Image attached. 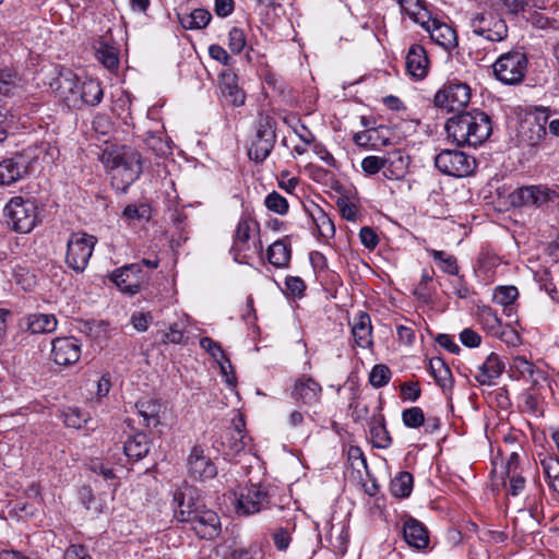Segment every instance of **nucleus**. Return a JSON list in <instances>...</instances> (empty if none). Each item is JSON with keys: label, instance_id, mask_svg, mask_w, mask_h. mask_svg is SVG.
<instances>
[{"label": "nucleus", "instance_id": "f257e3e1", "mask_svg": "<svg viewBox=\"0 0 559 559\" xmlns=\"http://www.w3.org/2000/svg\"><path fill=\"white\" fill-rule=\"evenodd\" d=\"M444 128L448 139L457 146H479L492 132L489 116L479 110L457 114L447 120Z\"/></svg>", "mask_w": 559, "mask_h": 559}, {"label": "nucleus", "instance_id": "f03ea898", "mask_svg": "<svg viewBox=\"0 0 559 559\" xmlns=\"http://www.w3.org/2000/svg\"><path fill=\"white\" fill-rule=\"evenodd\" d=\"M102 162L111 175L112 187L121 192H127L142 173L141 155L131 146L106 147Z\"/></svg>", "mask_w": 559, "mask_h": 559}, {"label": "nucleus", "instance_id": "7ed1b4c3", "mask_svg": "<svg viewBox=\"0 0 559 559\" xmlns=\"http://www.w3.org/2000/svg\"><path fill=\"white\" fill-rule=\"evenodd\" d=\"M468 27L472 36L493 45L508 38L509 27L506 20L497 12L484 10L472 14Z\"/></svg>", "mask_w": 559, "mask_h": 559}, {"label": "nucleus", "instance_id": "20e7f679", "mask_svg": "<svg viewBox=\"0 0 559 559\" xmlns=\"http://www.w3.org/2000/svg\"><path fill=\"white\" fill-rule=\"evenodd\" d=\"M3 212L7 225L15 233L28 234L39 222L38 206L32 199L14 197Z\"/></svg>", "mask_w": 559, "mask_h": 559}, {"label": "nucleus", "instance_id": "39448f33", "mask_svg": "<svg viewBox=\"0 0 559 559\" xmlns=\"http://www.w3.org/2000/svg\"><path fill=\"white\" fill-rule=\"evenodd\" d=\"M497 80L513 85L522 82L527 69L526 55L520 50H511L501 55L492 66Z\"/></svg>", "mask_w": 559, "mask_h": 559}, {"label": "nucleus", "instance_id": "423d86ee", "mask_svg": "<svg viewBox=\"0 0 559 559\" xmlns=\"http://www.w3.org/2000/svg\"><path fill=\"white\" fill-rule=\"evenodd\" d=\"M97 238L86 233H73L67 241V265L75 272H83L92 257Z\"/></svg>", "mask_w": 559, "mask_h": 559}, {"label": "nucleus", "instance_id": "0eeeda50", "mask_svg": "<svg viewBox=\"0 0 559 559\" xmlns=\"http://www.w3.org/2000/svg\"><path fill=\"white\" fill-rule=\"evenodd\" d=\"M276 142V121L269 117L258 120L255 134L250 143L248 156L250 159L261 163L271 154Z\"/></svg>", "mask_w": 559, "mask_h": 559}, {"label": "nucleus", "instance_id": "6e6552de", "mask_svg": "<svg viewBox=\"0 0 559 559\" xmlns=\"http://www.w3.org/2000/svg\"><path fill=\"white\" fill-rule=\"evenodd\" d=\"M435 166L444 175L462 178L474 173L476 160L462 151L442 150L435 157Z\"/></svg>", "mask_w": 559, "mask_h": 559}, {"label": "nucleus", "instance_id": "1a4fd4ad", "mask_svg": "<svg viewBox=\"0 0 559 559\" xmlns=\"http://www.w3.org/2000/svg\"><path fill=\"white\" fill-rule=\"evenodd\" d=\"M471 100V88L466 83L453 81L440 88L435 95V106L447 111L461 110Z\"/></svg>", "mask_w": 559, "mask_h": 559}, {"label": "nucleus", "instance_id": "9d476101", "mask_svg": "<svg viewBox=\"0 0 559 559\" xmlns=\"http://www.w3.org/2000/svg\"><path fill=\"white\" fill-rule=\"evenodd\" d=\"M269 503L270 496L267 490L261 485L251 484L240 490L236 500V509L240 514L250 515L260 512Z\"/></svg>", "mask_w": 559, "mask_h": 559}, {"label": "nucleus", "instance_id": "9b49d317", "mask_svg": "<svg viewBox=\"0 0 559 559\" xmlns=\"http://www.w3.org/2000/svg\"><path fill=\"white\" fill-rule=\"evenodd\" d=\"M191 530L203 539H214L221 533V521L218 515L202 503L188 522Z\"/></svg>", "mask_w": 559, "mask_h": 559}, {"label": "nucleus", "instance_id": "f8f14e48", "mask_svg": "<svg viewBox=\"0 0 559 559\" xmlns=\"http://www.w3.org/2000/svg\"><path fill=\"white\" fill-rule=\"evenodd\" d=\"M557 198L555 190L546 186H525L512 194V203L518 206H542Z\"/></svg>", "mask_w": 559, "mask_h": 559}, {"label": "nucleus", "instance_id": "ddd939ff", "mask_svg": "<svg viewBox=\"0 0 559 559\" xmlns=\"http://www.w3.org/2000/svg\"><path fill=\"white\" fill-rule=\"evenodd\" d=\"M144 275L140 263H132L115 270L110 280L119 289L129 295H135L141 289V282Z\"/></svg>", "mask_w": 559, "mask_h": 559}, {"label": "nucleus", "instance_id": "4468645a", "mask_svg": "<svg viewBox=\"0 0 559 559\" xmlns=\"http://www.w3.org/2000/svg\"><path fill=\"white\" fill-rule=\"evenodd\" d=\"M68 84L71 97H67V99L72 102L73 105H75L80 99L82 103L88 106H96L103 99L104 92L100 83L96 80L88 79L83 81L81 84L69 80Z\"/></svg>", "mask_w": 559, "mask_h": 559}, {"label": "nucleus", "instance_id": "2eb2a0df", "mask_svg": "<svg viewBox=\"0 0 559 559\" xmlns=\"http://www.w3.org/2000/svg\"><path fill=\"white\" fill-rule=\"evenodd\" d=\"M51 345L52 360L59 366H71L81 357V343L75 337H57Z\"/></svg>", "mask_w": 559, "mask_h": 559}, {"label": "nucleus", "instance_id": "dca6fc26", "mask_svg": "<svg viewBox=\"0 0 559 559\" xmlns=\"http://www.w3.org/2000/svg\"><path fill=\"white\" fill-rule=\"evenodd\" d=\"M188 468L189 474L198 479H210L217 474L215 464L204 454V450L199 445L193 447L190 452Z\"/></svg>", "mask_w": 559, "mask_h": 559}, {"label": "nucleus", "instance_id": "f3484780", "mask_svg": "<svg viewBox=\"0 0 559 559\" xmlns=\"http://www.w3.org/2000/svg\"><path fill=\"white\" fill-rule=\"evenodd\" d=\"M430 35V38L445 50L457 46V36L454 28L436 17H429V23L421 25Z\"/></svg>", "mask_w": 559, "mask_h": 559}, {"label": "nucleus", "instance_id": "a211bd4d", "mask_svg": "<svg viewBox=\"0 0 559 559\" xmlns=\"http://www.w3.org/2000/svg\"><path fill=\"white\" fill-rule=\"evenodd\" d=\"M218 87L223 100L233 106H241L245 104V93L238 85V76L230 69L221 72Z\"/></svg>", "mask_w": 559, "mask_h": 559}, {"label": "nucleus", "instance_id": "6ab92c4d", "mask_svg": "<svg viewBox=\"0 0 559 559\" xmlns=\"http://www.w3.org/2000/svg\"><path fill=\"white\" fill-rule=\"evenodd\" d=\"M202 503L199 498L193 497L191 491H176L173 499L175 518L188 523Z\"/></svg>", "mask_w": 559, "mask_h": 559}, {"label": "nucleus", "instance_id": "aec40b11", "mask_svg": "<svg viewBox=\"0 0 559 559\" xmlns=\"http://www.w3.org/2000/svg\"><path fill=\"white\" fill-rule=\"evenodd\" d=\"M322 388L310 377L302 376L298 378L292 391L295 401L304 404H314L320 401Z\"/></svg>", "mask_w": 559, "mask_h": 559}, {"label": "nucleus", "instance_id": "412c9836", "mask_svg": "<svg viewBox=\"0 0 559 559\" xmlns=\"http://www.w3.org/2000/svg\"><path fill=\"white\" fill-rule=\"evenodd\" d=\"M403 537L408 546L424 549L429 545V534L426 526L414 518H407L403 523Z\"/></svg>", "mask_w": 559, "mask_h": 559}, {"label": "nucleus", "instance_id": "4be33fe9", "mask_svg": "<svg viewBox=\"0 0 559 559\" xmlns=\"http://www.w3.org/2000/svg\"><path fill=\"white\" fill-rule=\"evenodd\" d=\"M27 170V163L22 155L3 159L0 163V186H8L22 179Z\"/></svg>", "mask_w": 559, "mask_h": 559}, {"label": "nucleus", "instance_id": "5701e85b", "mask_svg": "<svg viewBox=\"0 0 559 559\" xmlns=\"http://www.w3.org/2000/svg\"><path fill=\"white\" fill-rule=\"evenodd\" d=\"M429 60L421 45L414 44L406 55V69L415 79H424L428 72Z\"/></svg>", "mask_w": 559, "mask_h": 559}, {"label": "nucleus", "instance_id": "b1692460", "mask_svg": "<svg viewBox=\"0 0 559 559\" xmlns=\"http://www.w3.org/2000/svg\"><path fill=\"white\" fill-rule=\"evenodd\" d=\"M352 334L355 344L361 348L372 346V326L371 319L367 312L359 311L352 323Z\"/></svg>", "mask_w": 559, "mask_h": 559}, {"label": "nucleus", "instance_id": "393cba45", "mask_svg": "<svg viewBox=\"0 0 559 559\" xmlns=\"http://www.w3.org/2000/svg\"><path fill=\"white\" fill-rule=\"evenodd\" d=\"M503 370L504 364L500 360L498 355L491 353L486 360L478 366V370L474 377L481 385H489L495 379L502 374Z\"/></svg>", "mask_w": 559, "mask_h": 559}, {"label": "nucleus", "instance_id": "a878e982", "mask_svg": "<svg viewBox=\"0 0 559 559\" xmlns=\"http://www.w3.org/2000/svg\"><path fill=\"white\" fill-rule=\"evenodd\" d=\"M135 408L139 416L143 418V424L146 427H156L159 425L162 404L157 400L143 397L135 403Z\"/></svg>", "mask_w": 559, "mask_h": 559}, {"label": "nucleus", "instance_id": "bb28decb", "mask_svg": "<svg viewBox=\"0 0 559 559\" xmlns=\"http://www.w3.org/2000/svg\"><path fill=\"white\" fill-rule=\"evenodd\" d=\"M253 225H257V223L247 216L241 217L238 222L234 235V243L230 249V252L234 254V260L237 262H239V253L248 246Z\"/></svg>", "mask_w": 559, "mask_h": 559}, {"label": "nucleus", "instance_id": "cd10ccee", "mask_svg": "<svg viewBox=\"0 0 559 559\" xmlns=\"http://www.w3.org/2000/svg\"><path fill=\"white\" fill-rule=\"evenodd\" d=\"M57 323L53 314L34 313L25 318L26 330L32 334L52 333Z\"/></svg>", "mask_w": 559, "mask_h": 559}, {"label": "nucleus", "instance_id": "c85d7f7f", "mask_svg": "<svg viewBox=\"0 0 559 559\" xmlns=\"http://www.w3.org/2000/svg\"><path fill=\"white\" fill-rule=\"evenodd\" d=\"M148 450V438L145 433L129 437L123 445L124 454L134 462L146 456Z\"/></svg>", "mask_w": 559, "mask_h": 559}, {"label": "nucleus", "instance_id": "c756f323", "mask_svg": "<svg viewBox=\"0 0 559 559\" xmlns=\"http://www.w3.org/2000/svg\"><path fill=\"white\" fill-rule=\"evenodd\" d=\"M429 371H430V374L436 380L437 384L443 391H448V390L452 389V385H453L452 372L442 358H439V357L431 358L429 360Z\"/></svg>", "mask_w": 559, "mask_h": 559}, {"label": "nucleus", "instance_id": "7c9ffc66", "mask_svg": "<svg viewBox=\"0 0 559 559\" xmlns=\"http://www.w3.org/2000/svg\"><path fill=\"white\" fill-rule=\"evenodd\" d=\"M403 12L415 23L424 25L429 23L430 12L425 7L424 0H396Z\"/></svg>", "mask_w": 559, "mask_h": 559}, {"label": "nucleus", "instance_id": "2f4dec72", "mask_svg": "<svg viewBox=\"0 0 559 559\" xmlns=\"http://www.w3.org/2000/svg\"><path fill=\"white\" fill-rule=\"evenodd\" d=\"M178 19L183 28L200 29L210 23L212 15L205 9H194L190 13L178 14Z\"/></svg>", "mask_w": 559, "mask_h": 559}, {"label": "nucleus", "instance_id": "473e14b6", "mask_svg": "<svg viewBox=\"0 0 559 559\" xmlns=\"http://www.w3.org/2000/svg\"><path fill=\"white\" fill-rule=\"evenodd\" d=\"M269 262L275 267H285L290 261L292 250L283 240L273 242L266 252Z\"/></svg>", "mask_w": 559, "mask_h": 559}, {"label": "nucleus", "instance_id": "72a5a7b5", "mask_svg": "<svg viewBox=\"0 0 559 559\" xmlns=\"http://www.w3.org/2000/svg\"><path fill=\"white\" fill-rule=\"evenodd\" d=\"M522 140L531 147H535L546 139L547 130L545 126L538 121H532L522 126Z\"/></svg>", "mask_w": 559, "mask_h": 559}, {"label": "nucleus", "instance_id": "f704fd0d", "mask_svg": "<svg viewBox=\"0 0 559 559\" xmlns=\"http://www.w3.org/2000/svg\"><path fill=\"white\" fill-rule=\"evenodd\" d=\"M413 475L408 472H400L390 483V491L394 497L406 498L413 490Z\"/></svg>", "mask_w": 559, "mask_h": 559}, {"label": "nucleus", "instance_id": "c9c22d12", "mask_svg": "<svg viewBox=\"0 0 559 559\" xmlns=\"http://www.w3.org/2000/svg\"><path fill=\"white\" fill-rule=\"evenodd\" d=\"M478 320L479 323L486 329L491 335L498 336L501 334V320L498 318L496 311L488 306L478 308Z\"/></svg>", "mask_w": 559, "mask_h": 559}, {"label": "nucleus", "instance_id": "e433bc0d", "mask_svg": "<svg viewBox=\"0 0 559 559\" xmlns=\"http://www.w3.org/2000/svg\"><path fill=\"white\" fill-rule=\"evenodd\" d=\"M512 368L521 378L533 383H536L538 378L543 376V372L523 356H518L513 359Z\"/></svg>", "mask_w": 559, "mask_h": 559}, {"label": "nucleus", "instance_id": "4c0bfd02", "mask_svg": "<svg viewBox=\"0 0 559 559\" xmlns=\"http://www.w3.org/2000/svg\"><path fill=\"white\" fill-rule=\"evenodd\" d=\"M311 216L317 226L318 233L322 238L330 239L334 236V223L322 209L317 207Z\"/></svg>", "mask_w": 559, "mask_h": 559}, {"label": "nucleus", "instance_id": "58836bf2", "mask_svg": "<svg viewBox=\"0 0 559 559\" xmlns=\"http://www.w3.org/2000/svg\"><path fill=\"white\" fill-rule=\"evenodd\" d=\"M246 444L247 442L245 441V433L238 427L230 431L226 438V441L223 442V445L226 448L225 454L233 457L243 452Z\"/></svg>", "mask_w": 559, "mask_h": 559}, {"label": "nucleus", "instance_id": "ea45409f", "mask_svg": "<svg viewBox=\"0 0 559 559\" xmlns=\"http://www.w3.org/2000/svg\"><path fill=\"white\" fill-rule=\"evenodd\" d=\"M20 78L17 73L10 69L0 70V94L13 96L20 88Z\"/></svg>", "mask_w": 559, "mask_h": 559}, {"label": "nucleus", "instance_id": "a19ab883", "mask_svg": "<svg viewBox=\"0 0 559 559\" xmlns=\"http://www.w3.org/2000/svg\"><path fill=\"white\" fill-rule=\"evenodd\" d=\"M388 160L386 171H390L391 175H388L389 178L395 177L399 178L404 175L407 168V157H405L400 151L392 152L385 157Z\"/></svg>", "mask_w": 559, "mask_h": 559}, {"label": "nucleus", "instance_id": "79ce46f5", "mask_svg": "<svg viewBox=\"0 0 559 559\" xmlns=\"http://www.w3.org/2000/svg\"><path fill=\"white\" fill-rule=\"evenodd\" d=\"M370 437L373 443V447L379 449H386L390 447L392 442V438L390 437L389 431L384 425V421H379L371 426L370 428Z\"/></svg>", "mask_w": 559, "mask_h": 559}, {"label": "nucleus", "instance_id": "37998d69", "mask_svg": "<svg viewBox=\"0 0 559 559\" xmlns=\"http://www.w3.org/2000/svg\"><path fill=\"white\" fill-rule=\"evenodd\" d=\"M96 57L107 69L115 70L118 68L119 58L115 47L100 44L99 48L96 50Z\"/></svg>", "mask_w": 559, "mask_h": 559}, {"label": "nucleus", "instance_id": "c03bdc74", "mask_svg": "<svg viewBox=\"0 0 559 559\" xmlns=\"http://www.w3.org/2000/svg\"><path fill=\"white\" fill-rule=\"evenodd\" d=\"M79 499L84 508L92 511L93 514H99L103 512L104 506L95 498L91 487H81L79 490Z\"/></svg>", "mask_w": 559, "mask_h": 559}, {"label": "nucleus", "instance_id": "a18cd8bd", "mask_svg": "<svg viewBox=\"0 0 559 559\" xmlns=\"http://www.w3.org/2000/svg\"><path fill=\"white\" fill-rule=\"evenodd\" d=\"M519 296V290L515 286H498L493 292V301L507 307L512 305Z\"/></svg>", "mask_w": 559, "mask_h": 559}, {"label": "nucleus", "instance_id": "49530a36", "mask_svg": "<svg viewBox=\"0 0 559 559\" xmlns=\"http://www.w3.org/2000/svg\"><path fill=\"white\" fill-rule=\"evenodd\" d=\"M391 376L392 372L390 368L385 365L379 364L372 368L369 374V382L373 388H382L389 383Z\"/></svg>", "mask_w": 559, "mask_h": 559}, {"label": "nucleus", "instance_id": "de8ad7c7", "mask_svg": "<svg viewBox=\"0 0 559 559\" xmlns=\"http://www.w3.org/2000/svg\"><path fill=\"white\" fill-rule=\"evenodd\" d=\"M388 160L385 157L380 156H367L361 162V168L368 176L378 174L381 169H384V175L388 177Z\"/></svg>", "mask_w": 559, "mask_h": 559}, {"label": "nucleus", "instance_id": "09e8293b", "mask_svg": "<svg viewBox=\"0 0 559 559\" xmlns=\"http://www.w3.org/2000/svg\"><path fill=\"white\" fill-rule=\"evenodd\" d=\"M264 204L267 210L278 215H284L288 212L287 200L276 191H273L266 195Z\"/></svg>", "mask_w": 559, "mask_h": 559}, {"label": "nucleus", "instance_id": "8fccbe9b", "mask_svg": "<svg viewBox=\"0 0 559 559\" xmlns=\"http://www.w3.org/2000/svg\"><path fill=\"white\" fill-rule=\"evenodd\" d=\"M257 547L231 545L224 552V559H255Z\"/></svg>", "mask_w": 559, "mask_h": 559}, {"label": "nucleus", "instance_id": "3c124183", "mask_svg": "<svg viewBox=\"0 0 559 559\" xmlns=\"http://www.w3.org/2000/svg\"><path fill=\"white\" fill-rule=\"evenodd\" d=\"M429 252L435 261H439L441 263V269L445 273L451 275H456L459 273L456 259L453 255H447L444 251L440 250H430Z\"/></svg>", "mask_w": 559, "mask_h": 559}, {"label": "nucleus", "instance_id": "603ef678", "mask_svg": "<svg viewBox=\"0 0 559 559\" xmlns=\"http://www.w3.org/2000/svg\"><path fill=\"white\" fill-rule=\"evenodd\" d=\"M403 424L408 428H418L425 423V415L420 407L406 408L402 413Z\"/></svg>", "mask_w": 559, "mask_h": 559}, {"label": "nucleus", "instance_id": "864d4df0", "mask_svg": "<svg viewBox=\"0 0 559 559\" xmlns=\"http://www.w3.org/2000/svg\"><path fill=\"white\" fill-rule=\"evenodd\" d=\"M63 423L70 428L81 429L87 423V417L79 408L69 407L63 413Z\"/></svg>", "mask_w": 559, "mask_h": 559}, {"label": "nucleus", "instance_id": "5fc2aeb1", "mask_svg": "<svg viewBox=\"0 0 559 559\" xmlns=\"http://www.w3.org/2000/svg\"><path fill=\"white\" fill-rule=\"evenodd\" d=\"M246 46V36L241 28L233 27L228 34V47L234 53H240Z\"/></svg>", "mask_w": 559, "mask_h": 559}, {"label": "nucleus", "instance_id": "6e6d98bb", "mask_svg": "<svg viewBox=\"0 0 559 559\" xmlns=\"http://www.w3.org/2000/svg\"><path fill=\"white\" fill-rule=\"evenodd\" d=\"M88 468L91 472L102 475L106 480L114 479L116 477L112 468L99 459L91 460Z\"/></svg>", "mask_w": 559, "mask_h": 559}, {"label": "nucleus", "instance_id": "4d7b16f0", "mask_svg": "<svg viewBox=\"0 0 559 559\" xmlns=\"http://www.w3.org/2000/svg\"><path fill=\"white\" fill-rule=\"evenodd\" d=\"M540 464L549 481L556 477H559V459L547 456L542 460Z\"/></svg>", "mask_w": 559, "mask_h": 559}, {"label": "nucleus", "instance_id": "13d9d810", "mask_svg": "<svg viewBox=\"0 0 559 559\" xmlns=\"http://www.w3.org/2000/svg\"><path fill=\"white\" fill-rule=\"evenodd\" d=\"M421 393L418 382H405L401 385V394L403 400L415 402Z\"/></svg>", "mask_w": 559, "mask_h": 559}, {"label": "nucleus", "instance_id": "bf43d9fd", "mask_svg": "<svg viewBox=\"0 0 559 559\" xmlns=\"http://www.w3.org/2000/svg\"><path fill=\"white\" fill-rule=\"evenodd\" d=\"M502 4L510 14L522 13L523 17L527 21L530 20L528 16L525 15L527 8L530 7L526 0H502Z\"/></svg>", "mask_w": 559, "mask_h": 559}, {"label": "nucleus", "instance_id": "052dcab7", "mask_svg": "<svg viewBox=\"0 0 559 559\" xmlns=\"http://www.w3.org/2000/svg\"><path fill=\"white\" fill-rule=\"evenodd\" d=\"M200 346L206 350L213 358L218 359V357L224 358V352L218 343H216L211 337L204 336L200 340Z\"/></svg>", "mask_w": 559, "mask_h": 559}, {"label": "nucleus", "instance_id": "680f3d73", "mask_svg": "<svg viewBox=\"0 0 559 559\" xmlns=\"http://www.w3.org/2000/svg\"><path fill=\"white\" fill-rule=\"evenodd\" d=\"M361 243L368 249H374L379 242L377 233L368 226H365L359 231Z\"/></svg>", "mask_w": 559, "mask_h": 559}, {"label": "nucleus", "instance_id": "e2e57ef3", "mask_svg": "<svg viewBox=\"0 0 559 559\" xmlns=\"http://www.w3.org/2000/svg\"><path fill=\"white\" fill-rule=\"evenodd\" d=\"M63 559H92V557L85 546L70 545L63 554Z\"/></svg>", "mask_w": 559, "mask_h": 559}, {"label": "nucleus", "instance_id": "0e129e2a", "mask_svg": "<svg viewBox=\"0 0 559 559\" xmlns=\"http://www.w3.org/2000/svg\"><path fill=\"white\" fill-rule=\"evenodd\" d=\"M460 340L463 345L471 348L478 347L481 342L480 335L472 329H464L460 333Z\"/></svg>", "mask_w": 559, "mask_h": 559}, {"label": "nucleus", "instance_id": "69168bd1", "mask_svg": "<svg viewBox=\"0 0 559 559\" xmlns=\"http://www.w3.org/2000/svg\"><path fill=\"white\" fill-rule=\"evenodd\" d=\"M337 206L340 209V212L342 214V217L355 222L357 218V210L355 204L348 202L346 199H338L337 200Z\"/></svg>", "mask_w": 559, "mask_h": 559}, {"label": "nucleus", "instance_id": "338daca9", "mask_svg": "<svg viewBox=\"0 0 559 559\" xmlns=\"http://www.w3.org/2000/svg\"><path fill=\"white\" fill-rule=\"evenodd\" d=\"M510 488L508 492L512 496H518L525 487V478L520 473H512L507 475Z\"/></svg>", "mask_w": 559, "mask_h": 559}, {"label": "nucleus", "instance_id": "774afa93", "mask_svg": "<svg viewBox=\"0 0 559 559\" xmlns=\"http://www.w3.org/2000/svg\"><path fill=\"white\" fill-rule=\"evenodd\" d=\"M209 53L211 58L218 61L223 66H229L231 58L228 52L219 45H211L209 47Z\"/></svg>", "mask_w": 559, "mask_h": 559}]
</instances>
